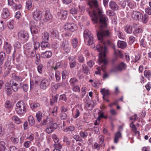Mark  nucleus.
<instances>
[{"instance_id": "nucleus-29", "label": "nucleus", "mask_w": 151, "mask_h": 151, "mask_svg": "<svg viewBox=\"0 0 151 151\" xmlns=\"http://www.w3.org/2000/svg\"><path fill=\"white\" fill-rule=\"evenodd\" d=\"M41 39L42 41H48L49 39V35L47 32H45L42 34Z\"/></svg>"}, {"instance_id": "nucleus-20", "label": "nucleus", "mask_w": 151, "mask_h": 151, "mask_svg": "<svg viewBox=\"0 0 151 151\" xmlns=\"http://www.w3.org/2000/svg\"><path fill=\"white\" fill-rule=\"evenodd\" d=\"M63 85V83H58L52 85L51 87V89L52 91H55L57 89L61 86Z\"/></svg>"}, {"instance_id": "nucleus-13", "label": "nucleus", "mask_w": 151, "mask_h": 151, "mask_svg": "<svg viewBox=\"0 0 151 151\" xmlns=\"http://www.w3.org/2000/svg\"><path fill=\"white\" fill-rule=\"evenodd\" d=\"M53 123V120L52 119H50L48 117H46V118L44 119L40 123L41 126H43L47 125H49Z\"/></svg>"}, {"instance_id": "nucleus-5", "label": "nucleus", "mask_w": 151, "mask_h": 151, "mask_svg": "<svg viewBox=\"0 0 151 151\" xmlns=\"http://www.w3.org/2000/svg\"><path fill=\"white\" fill-rule=\"evenodd\" d=\"M15 110L19 114L25 113L27 111L26 105L23 101H18L16 104Z\"/></svg>"}, {"instance_id": "nucleus-35", "label": "nucleus", "mask_w": 151, "mask_h": 151, "mask_svg": "<svg viewBox=\"0 0 151 151\" xmlns=\"http://www.w3.org/2000/svg\"><path fill=\"white\" fill-rule=\"evenodd\" d=\"M42 113L40 111H38L36 113V117L37 121L39 122L41 120L42 117Z\"/></svg>"}, {"instance_id": "nucleus-33", "label": "nucleus", "mask_w": 151, "mask_h": 151, "mask_svg": "<svg viewBox=\"0 0 151 151\" xmlns=\"http://www.w3.org/2000/svg\"><path fill=\"white\" fill-rule=\"evenodd\" d=\"M44 17L45 20L49 21L52 18V17L49 12L46 11L45 12Z\"/></svg>"}, {"instance_id": "nucleus-56", "label": "nucleus", "mask_w": 151, "mask_h": 151, "mask_svg": "<svg viewBox=\"0 0 151 151\" xmlns=\"http://www.w3.org/2000/svg\"><path fill=\"white\" fill-rule=\"evenodd\" d=\"M13 80H15V81L17 82H19V81H22V78L20 77H19L18 76H17L15 75H14L13 76Z\"/></svg>"}, {"instance_id": "nucleus-46", "label": "nucleus", "mask_w": 151, "mask_h": 151, "mask_svg": "<svg viewBox=\"0 0 151 151\" xmlns=\"http://www.w3.org/2000/svg\"><path fill=\"white\" fill-rule=\"evenodd\" d=\"M125 30L128 33H131L132 32L131 26L129 25H126L125 28Z\"/></svg>"}, {"instance_id": "nucleus-23", "label": "nucleus", "mask_w": 151, "mask_h": 151, "mask_svg": "<svg viewBox=\"0 0 151 151\" xmlns=\"http://www.w3.org/2000/svg\"><path fill=\"white\" fill-rule=\"evenodd\" d=\"M88 4L90 7L93 6L97 8V0H88Z\"/></svg>"}, {"instance_id": "nucleus-58", "label": "nucleus", "mask_w": 151, "mask_h": 151, "mask_svg": "<svg viewBox=\"0 0 151 151\" xmlns=\"http://www.w3.org/2000/svg\"><path fill=\"white\" fill-rule=\"evenodd\" d=\"M68 73L66 70L63 71L62 72V78L63 79H65L66 78V76H68Z\"/></svg>"}, {"instance_id": "nucleus-1", "label": "nucleus", "mask_w": 151, "mask_h": 151, "mask_svg": "<svg viewBox=\"0 0 151 151\" xmlns=\"http://www.w3.org/2000/svg\"><path fill=\"white\" fill-rule=\"evenodd\" d=\"M101 45H99L96 46V49L99 52L98 61L100 65L103 63L101 67H98L97 68V70L95 71V73L97 75L100 74V70H102L103 71L105 72V69L106 68V65L107 63V61L105 58L106 53L105 52L106 49L105 48H103L102 49L101 47Z\"/></svg>"}, {"instance_id": "nucleus-25", "label": "nucleus", "mask_w": 151, "mask_h": 151, "mask_svg": "<svg viewBox=\"0 0 151 151\" xmlns=\"http://www.w3.org/2000/svg\"><path fill=\"white\" fill-rule=\"evenodd\" d=\"M14 103L10 101H6L5 102L4 106L5 107L8 109H11L14 106Z\"/></svg>"}, {"instance_id": "nucleus-19", "label": "nucleus", "mask_w": 151, "mask_h": 151, "mask_svg": "<svg viewBox=\"0 0 151 151\" xmlns=\"http://www.w3.org/2000/svg\"><path fill=\"white\" fill-rule=\"evenodd\" d=\"M32 41L33 42L34 49L35 50H37L40 47V44L37 41V38L33 36L32 37Z\"/></svg>"}, {"instance_id": "nucleus-53", "label": "nucleus", "mask_w": 151, "mask_h": 151, "mask_svg": "<svg viewBox=\"0 0 151 151\" xmlns=\"http://www.w3.org/2000/svg\"><path fill=\"white\" fill-rule=\"evenodd\" d=\"M22 5L20 4L14 3L12 6V8L14 9H21Z\"/></svg>"}, {"instance_id": "nucleus-16", "label": "nucleus", "mask_w": 151, "mask_h": 151, "mask_svg": "<svg viewBox=\"0 0 151 151\" xmlns=\"http://www.w3.org/2000/svg\"><path fill=\"white\" fill-rule=\"evenodd\" d=\"M10 16V13L8 9L4 8L3 9L1 14V17L3 19L7 18Z\"/></svg>"}, {"instance_id": "nucleus-41", "label": "nucleus", "mask_w": 151, "mask_h": 151, "mask_svg": "<svg viewBox=\"0 0 151 151\" xmlns=\"http://www.w3.org/2000/svg\"><path fill=\"white\" fill-rule=\"evenodd\" d=\"M12 119L13 121L17 124H19L21 122L20 119L16 116H12Z\"/></svg>"}, {"instance_id": "nucleus-30", "label": "nucleus", "mask_w": 151, "mask_h": 151, "mask_svg": "<svg viewBox=\"0 0 151 151\" xmlns=\"http://www.w3.org/2000/svg\"><path fill=\"white\" fill-rule=\"evenodd\" d=\"M72 47L74 48H76L78 45V41L77 38L75 37L72 40L71 42Z\"/></svg>"}, {"instance_id": "nucleus-11", "label": "nucleus", "mask_w": 151, "mask_h": 151, "mask_svg": "<svg viewBox=\"0 0 151 151\" xmlns=\"http://www.w3.org/2000/svg\"><path fill=\"white\" fill-rule=\"evenodd\" d=\"M65 29L73 32L77 29V27L76 25L74 23H68L65 24Z\"/></svg>"}, {"instance_id": "nucleus-22", "label": "nucleus", "mask_w": 151, "mask_h": 151, "mask_svg": "<svg viewBox=\"0 0 151 151\" xmlns=\"http://www.w3.org/2000/svg\"><path fill=\"white\" fill-rule=\"evenodd\" d=\"M109 6L111 9L114 11L117 10L119 7L118 5L113 1H111L110 2Z\"/></svg>"}, {"instance_id": "nucleus-17", "label": "nucleus", "mask_w": 151, "mask_h": 151, "mask_svg": "<svg viewBox=\"0 0 151 151\" xmlns=\"http://www.w3.org/2000/svg\"><path fill=\"white\" fill-rule=\"evenodd\" d=\"M10 85L12 89L13 90L14 92H16L18 91L19 87L18 84L14 80H11L10 82Z\"/></svg>"}, {"instance_id": "nucleus-63", "label": "nucleus", "mask_w": 151, "mask_h": 151, "mask_svg": "<svg viewBox=\"0 0 151 151\" xmlns=\"http://www.w3.org/2000/svg\"><path fill=\"white\" fill-rule=\"evenodd\" d=\"M73 138L76 141H83L81 137L79 136L78 135H75L73 136Z\"/></svg>"}, {"instance_id": "nucleus-38", "label": "nucleus", "mask_w": 151, "mask_h": 151, "mask_svg": "<svg viewBox=\"0 0 151 151\" xmlns=\"http://www.w3.org/2000/svg\"><path fill=\"white\" fill-rule=\"evenodd\" d=\"M28 120L29 125L31 126H33L35 123V119L32 116H29Z\"/></svg>"}, {"instance_id": "nucleus-49", "label": "nucleus", "mask_w": 151, "mask_h": 151, "mask_svg": "<svg viewBox=\"0 0 151 151\" xmlns=\"http://www.w3.org/2000/svg\"><path fill=\"white\" fill-rule=\"evenodd\" d=\"M60 117L61 119L66 120L67 118V114L63 112H61L60 114Z\"/></svg>"}, {"instance_id": "nucleus-6", "label": "nucleus", "mask_w": 151, "mask_h": 151, "mask_svg": "<svg viewBox=\"0 0 151 151\" xmlns=\"http://www.w3.org/2000/svg\"><path fill=\"white\" fill-rule=\"evenodd\" d=\"M83 36L84 41L87 42L89 45H92V47H94L95 46L93 43V36L88 29H86L83 33Z\"/></svg>"}, {"instance_id": "nucleus-48", "label": "nucleus", "mask_w": 151, "mask_h": 151, "mask_svg": "<svg viewBox=\"0 0 151 151\" xmlns=\"http://www.w3.org/2000/svg\"><path fill=\"white\" fill-rule=\"evenodd\" d=\"M79 135L81 137L84 138L88 136V133L86 131L83 132L81 131L79 133Z\"/></svg>"}, {"instance_id": "nucleus-31", "label": "nucleus", "mask_w": 151, "mask_h": 151, "mask_svg": "<svg viewBox=\"0 0 151 151\" xmlns=\"http://www.w3.org/2000/svg\"><path fill=\"white\" fill-rule=\"evenodd\" d=\"M101 92L102 94L103 95V99H104L105 97H106L109 95V90L105 89V88L101 89Z\"/></svg>"}, {"instance_id": "nucleus-2", "label": "nucleus", "mask_w": 151, "mask_h": 151, "mask_svg": "<svg viewBox=\"0 0 151 151\" xmlns=\"http://www.w3.org/2000/svg\"><path fill=\"white\" fill-rule=\"evenodd\" d=\"M90 16L92 17L91 20L94 24L97 23L99 17L100 28H102L106 27V22L108 19L105 14H103L102 11L101 10L98 9L96 11H93V14Z\"/></svg>"}, {"instance_id": "nucleus-27", "label": "nucleus", "mask_w": 151, "mask_h": 151, "mask_svg": "<svg viewBox=\"0 0 151 151\" xmlns=\"http://www.w3.org/2000/svg\"><path fill=\"white\" fill-rule=\"evenodd\" d=\"M78 82V80L76 78H71L69 81L70 85L72 87L76 85Z\"/></svg>"}, {"instance_id": "nucleus-28", "label": "nucleus", "mask_w": 151, "mask_h": 151, "mask_svg": "<svg viewBox=\"0 0 151 151\" xmlns=\"http://www.w3.org/2000/svg\"><path fill=\"white\" fill-rule=\"evenodd\" d=\"M122 134L120 132H116L115 134L114 139V142L115 143H117L118 142L119 139L121 137Z\"/></svg>"}, {"instance_id": "nucleus-34", "label": "nucleus", "mask_w": 151, "mask_h": 151, "mask_svg": "<svg viewBox=\"0 0 151 151\" xmlns=\"http://www.w3.org/2000/svg\"><path fill=\"white\" fill-rule=\"evenodd\" d=\"M74 112L73 114V115L75 119L77 118L80 115V111L79 109L76 108L74 109Z\"/></svg>"}, {"instance_id": "nucleus-44", "label": "nucleus", "mask_w": 151, "mask_h": 151, "mask_svg": "<svg viewBox=\"0 0 151 151\" xmlns=\"http://www.w3.org/2000/svg\"><path fill=\"white\" fill-rule=\"evenodd\" d=\"M127 5L131 9L133 8L134 6V2L132 0H126Z\"/></svg>"}, {"instance_id": "nucleus-57", "label": "nucleus", "mask_w": 151, "mask_h": 151, "mask_svg": "<svg viewBox=\"0 0 151 151\" xmlns=\"http://www.w3.org/2000/svg\"><path fill=\"white\" fill-rule=\"evenodd\" d=\"M8 128L11 130H13L15 129V126L13 123L10 122L8 124Z\"/></svg>"}, {"instance_id": "nucleus-51", "label": "nucleus", "mask_w": 151, "mask_h": 151, "mask_svg": "<svg viewBox=\"0 0 151 151\" xmlns=\"http://www.w3.org/2000/svg\"><path fill=\"white\" fill-rule=\"evenodd\" d=\"M72 90L73 91L76 92H79L80 91V88L79 86L78 85H76L72 86Z\"/></svg>"}, {"instance_id": "nucleus-3", "label": "nucleus", "mask_w": 151, "mask_h": 151, "mask_svg": "<svg viewBox=\"0 0 151 151\" xmlns=\"http://www.w3.org/2000/svg\"><path fill=\"white\" fill-rule=\"evenodd\" d=\"M97 36L98 40L100 41L99 43L97 45H101V48H105L106 51L105 53L107 52V49L106 46V43L104 40L105 38L111 37L112 36V33L110 30L107 29H104L101 30L100 32L97 31Z\"/></svg>"}, {"instance_id": "nucleus-26", "label": "nucleus", "mask_w": 151, "mask_h": 151, "mask_svg": "<svg viewBox=\"0 0 151 151\" xmlns=\"http://www.w3.org/2000/svg\"><path fill=\"white\" fill-rule=\"evenodd\" d=\"M117 45L119 47L124 49L127 46V43L125 42L119 40L117 42Z\"/></svg>"}, {"instance_id": "nucleus-39", "label": "nucleus", "mask_w": 151, "mask_h": 151, "mask_svg": "<svg viewBox=\"0 0 151 151\" xmlns=\"http://www.w3.org/2000/svg\"><path fill=\"white\" fill-rule=\"evenodd\" d=\"M30 106L31 109H34L39 107L40 106V104L37 102H34L31 103L30 104Z\"/></svg>"}, {"instance_id": "nucleus-45", "label": "nucleus", "mask_w": 151, "mask_h": 151, "mask_svg": "<svg viewBox=\"0 0 151 151\" xmlns=\"http://www.w3.org/2000/svg\"><path fill=\"white\" fill-rule=\"evenodd\" d=\"M50 32L53 37H56L58 35V32L56 30L53 29H50Z\"/></svg>"}, {"instance_id": "nucleus-24", "label": "nucleus", "mask_w": 151, "mask_h": 151, "mask_svg": "<svg viewBox=\"0 0 151 151\" xmlns=\"http://www.w3.org/2000/svg\"><path fill=\"white\" fill-rule=\"evenodd\" d=\"M4 48L8 53L9 54L10 52L12 47L11 45L8 42H6L4 43Z\"/></svg>"}, {"instance_id": "nucleus-61", "label": "nucleus", "mask_w": 151, "mask_h": 151, "mask_svg": "<svg viewBox=\"0 0 151 151\" xmlns=\"http://www.w3.org/2000/svg\"><path fill=\"white\" fill-rule=\"evenodd\" d=\"M148 15L146 14H145L143 16V19L142 20V21L144 23H146L148 21Z\"/></svg>"}, {"instance_id": "nucleus-59", "label": "nucleus", "mask_w": 151, "mask_h": 151, "mask_svg": "<svg viewBox=\"0 0 151 151\" xmlns=\"http://www.w3.org/2000/svg\"><path fill=\"white\" fill-rule=\"evenodd\" d=\"M78 9L75 7H73L70 10V12L72 14H76L78 12Z\"/></svg>"}, {"instance_id": "nucleus-47", "label": "nucleus", "mask_w": 151, "mask_h": 151, "mask_svg": "<svg viewBox=\"0 0 151 151\" xmlns=\"http://www.w3.org/2000/svg\"><path fill=\"white\" fill-rule=\"evenodd\" d=\"M26 6L27 9L30 10L32 7V3L30 0H27L26 2Z\"/></svg>"}, {"instance_id": "nucleus-43", "label": "nucleus", "mask_w": 151, "mask_h": 151, "mask_svg": "<svg viewBox=\"0 0 151 151\" xmlns=\"http://www.w3.org/2000/svg\"><path fill=\"white\" fill-rule=\"evenodd\" d=\"M144 75L146 78L150 80L151 76V72L149 70H145L144 72Z\"/></svg>"}, {"instance_id": "nucleus-9", "label": "nucleus", "mask_w": 151, "mask_h": 151, "mask_svg": "<svg viewBox=\"0 0 151 151\" xmlns=\"http://www.w3.org/2000/svg\"><path fill=\"white\" fill-rule=\"evenodd\" d=\"M143 14L141 12L138 11H134L132 12V17L136 20L141 21L142 20Z\"/></svg>"}, {"instance_id": "nucleus-7", "label": "nucleus", "mask_w": 151, "mask_h": 151, "mask_svg": "<svg viewBox=\"0 0 151 151\" xmlns=\"http://www.w3.org/2000/svg\"><path fill=\"white\" fill-rule=\"evenodd\" d=\"M18 37L20 40L26 42L29 38V35L27 32L22 30L19 31L18 33Z\"/></svg>"}, {"instance_id": "nucleus-4", "label": "nucleus", "mask_w": 151, "mask_h": 151, "mask_svg": "<svg viewBox=\"0 0 151 151\" xmlns=\"http://www.w3.org/2000/svg\"><path fill=\"white\" fill-rule=\"evenodd\" d=\"M60 51L63 54H68L71 50V47L69 42L66 40L62 42L60 47Z\"/></svg>"}, {"instance_id": "nucleus-14", "label": "nucleus", "mask_w": 151, "mask_h": 151, "mask_svg": "<svg viewBox=\"0 0 151 151\" xmlns=\"http://www.w3.org/2000/svg\"><path fill=\"white\" fill-rule=\"evenodd\" d=\"M68 14L67 11L62 10L58 12L57 13V16L61 19H64L66 18Z\"/></svg>"}, {"instance_id": "nucleus-18", "label": "nucleus", "mask_w": 151, "mask_h": 151, "mask_svg": "<svg viewBox=\"0 0 151 151\" xmlns=\"http://www.w3.org/2000/svg\"><path fill=\"white\" fill-rule=\"evenodd\" d=\"M52 52L50 51H46L41 53L40 56L41 58H50L52 55Z\"/></svg>"}, {"instance_id": "nucleus-42", "label": "nucleus", "mask_w": 151, "mask_h": 151, "mask_svg": "<svg viewBox=\"0 0 151 151\" xmlns=\"http://www.w3.org/2000/svg\"><path fill=\"white\" fill-rule=\"evenodd\" d=\"M44 67L43 65L41 63L39 64L37 66V69L38 72L40 74H41L42 72L43 68Z\"/></svg>"}, {"instance_id": "nucleus-64", "label": "nucleus", "mask_w": 151, "mask_h": 151, "mask_svg": "<svg viewBox=\"0 0 151 151\" xmlns=\"http://www.w3.org/2000/svg\"><path fill=\"white\" fill-rule=\"evenodd\" d=\"M78 60L79 63H83L84 60V58L82 55H80L78 57Z\"/></svg>"}, {"instance_id": "nucleus-62", "label": "nucleus", "mask_w": 151, "mask_h": 151, "mask_svg": "<svg viewBox=\"0 0 151 151\" xmlns=\"http://www.w3.org/2000/svg\"><path fill=\"white\" fill-rule=\"evenodd\" d=\"M4 133V129L2 125L0 124V136H2Z\"/></svg>"}, {"instance_id": "nucleus-50", "label": "nucleus", "mask_w": 151, "mask_h": 151, "mask_svg": "<svg viewBox=\"0 0 151 151\" xmlns=\"http://www.w3.org/2000/svg\"><path fill=\"white\" fill-rule=\"evenodd\" d=\"M13 45L15 49H19L21 47V44L18 41H16L13 44Z\"/></svg>"}, {"instance_id": "nucleus-21", "label": "nucleus", "mask_w": 151, "mask_h": 151, "mask_svg": "<svg viewBox=\"0 0 151 151\" xmlns=\"http://www.w3.org/2000/svg\"><path fill=\"white\" fill-rule=\"evenodd\" d=\"M66 65L67 64L65 62L63 63V62H58L55 66L53 68V69L55 70H56L59 68H65L66 67Z\"/></svg>"}, {"instance_id": "nucleus-40", "label": "nucleus", "mask_w": 151, "mask_h": 151, "mask_svg": "<svg viewBox=\"0 0 151 151\" xmlns=\"http://www.w3.org/2000/svg\"><path fill=\"white\" fill-rule=\"evenodd\" d=\"M83 72L84 73L88 74L89 71V68L86 65L83 64L82 65Z\"/></svg>"}, {"instance_id": "nucleus-10", "label": "nucleus", "mask_w": 151, "mask_h": 151, "mask_svg": "<svg viewBox=\"0 0 151 151\" xmlns=\"http://www.w3.org/2000/svg\"><path fill=\"white\" fill-rule=\"evenodd\" d=\"M50 81L46 78L43 79L41 81L40 88L43 90H45L49 86Z\"/></svg>"}, {"instance_id": "nucleus-15", "label": "nucleus", "mask_w": 151, "mask_h": 151, "mask_svg": "<svg viewBox=\"0 0 151 151\" xmlns=\"http://www.w3.org/2000/svg\"><path fill=\"white\" fill-rule=\"evenodd\" d=\"M108 44L110 45H112V48L114 49V53L115 55L119 56L120 57H122L123 54L119 50L116 49L115 46L113 44H112L109 41H108Z\"/></svg>"}, {"instance_id": "nucleus-36", "label": "nucleus", "mask_w": 151, "mask_h": 151, "mask_svg": "<svg viewBox=\"0 0 151 151\" xmlns=\"http://www.w3.org/2000/svg\"><path fill=\"white\" fill-rule=\"evenodd\" d=\"M30 31L32 34H36L38 33V27L36 26H31L30 28Z\"/></svg>"}, {"instance_id": "nucleus-8", "label": "nucleus", "mask_w": 151, "mask_h": 151, "mask_svg": "<svg viewBox=\"0 0 151 151\" xmlns=\"http://www.w3.org/2000/svg\"><path fill=\"white\" fill-rule=\"evenodd\" d=\"M127 67L126 64L124 62H122L119 63L118 65L114 67L111 69V71L113 72L121 71L125 70Z\"/></svg>"}, {"instance_id": "nucleus-60", "label": "nucleus", "mask_w": 151, "mask_h": 151, "mask_svg": "<svg viewBox=\"0 0 151 151\" xmlns=\"http://www.w3.org/2000/svg\"><path fill=\"white\" fill-rule=\"evenodd\" d=\"M86 87H83L81 88V96L82 98H83L84 96L86 93Z\"/></svg>"}, {"instance_id": "nucleus-52", "label": "nucleus", "mask_w": 151, "mask_h": 151, "mask_svg": "<svg viewBox=\"0 0 151 151\" xmlns=\"http://www.w3.org/2000/svg\"><path fill=\"white\" fill-rule=\"evenodd\" d=\"M75 128L73 126H69L68 128H66V129H64V131L66 132L67 131H73L75 130Z\"/></svg>"}, {"instance_id": "nucleus-55", "label": "nucleus", "mask_w": 151, "mask_h": 151, "mask_svg": "<svg viewBox=\"0 0 151 151\" xmlns=\"http://www.w3.org/2000/svg\"><path fill=\"white\" fill-rule=\"evenodd\" d=\"M11 140L12 143L15 145L17 144L19 141V139L18 138L14 137H11Z\"/></svg>"}, {"instance_id": "nucleus-32", "label": "nucleus", "mask_w": 151, "mask_h": 151, "mask_svg": "<svg viewBox=\"0 0 151 151\" xmlns=\"http://www.w3.org/2000/svg\"><path fill=\"white\" fill-rule=\"evenodd\" d=\"M48 42L45 41H42L41 42V47L42 49L49 47L50 45Z\"/></svg>"}, {"instance_id": "nucleus-12", "label": "nucleus", "mask_w": 151, "mask_h": 151, "mask_svg": "<svg viewBox=\"0 0 151 151\" xmlns=\"http://www.w3.org/2000/svg\"><path fill=\"white\" fill-rule=\"evenodd\" d=\"M34 19L37 21L40 20L42 17V12L38 10L35 11L32 14Z\"/></svg>"}, {"instance_id": "nucleus-37", "label": "nucleus", "mask_w": 151, "mask_h": 151, "mask_svg": "<svg viewBox=\"0 0 151 151\" xmlns=\"http://www.w3.org/2000/svg\"><path fill=\"white\" fill-rule=\"evenodd\" d=\"M5 58V54L4 52H0V65H1Z\"/></svg>"}, {"instance_id": "nucleus-54", "label": "nucleus", "mask_w": 151, "mask_h": 151, "mask_svg": "<svg viewBox=\"0 0 151 151\" xmlns=\"http://www.w3.org/2000/svg\"><path fill=\"white\" fill-rule=\"evenodd\" d=\"M60 73L59 71H56L55 73V76L56 78V81H59L60 79Z\"/></svg>"}]
</instances>
